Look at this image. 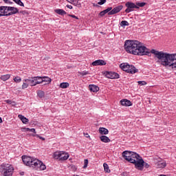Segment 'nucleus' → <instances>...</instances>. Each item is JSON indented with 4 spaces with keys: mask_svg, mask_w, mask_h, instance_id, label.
I'll return each mask as SVG.
<instances>
[{
    "mask_svg": "<svg viewBox=\"0 0 176 176\" xmlns=\"http://www.w3.org/2000/svg\"><path fill=\"white\" fill-rule=\"evenodd\" d=\"M100 141H102V142H104L105 144H107L108 142H111V139H109V138H108V136H106V135L100 136Z\"/></svg>",
    "mask_w": 176,
    "mask_h": 176,
    "instance_id": "17",
    "label": "nucleus"
},
{
    "mask_svg": "<svg viewBox=\"0 0 176 176\" xmlns=\"http://www.w3.org/2000/svg\"><path fill=\"white\" fill-rule=\"evenodd\" d=\"M42 77L41 76H34V77H29L28 78H26V80H28V83L31 87L36 86V85H41V82H39L38 80H41Z\"/></svg>",
    "mask_w": 176,
    "mask_h": 176,
    "instance_id": "6",
    "label": "nucleus"
},
{
    "mask_svg": "<svg viewBox=\"0 0 176 176\" xmlns=\"http://www.w3.org/2000/svg\"><path fill=\"white\" fill-rule=\"evenodd\" d=\"M66 7L68 8V9H72V6L71 5H67Z\"/></svg>",
    "mask_w": 176,
    "mask_h": 176,
    "instance_id": "49",
    "label": "nucleus"
},
{
    "mask_svg": "<svg viewBox=\"0 0 176 176\" xmlns=\"http://www.w3.org/2000/svg\"><path fill=\"white\" fill-rule=\"evenodd\" d=\"M135 5L138 7V8H136L137 10L140 9V8H144V6H145V5H146V3L145 2H136L135 3Z\"/></svg>",
    "mask_w": 176,
    "mask_h": 176,
    "instance_id": "26",
    "label": "nucleus"
},
{
    "mask_svg": "<svg viewBox=\"0 0 176 176\" xmlns=\"http://www.w3.org/2000/svg\"><path fill=\"white\" fill-rule=\"evenodd\" d=\"M89 89L90 91H93V93H97V91H98L100 90V87H98V86L94 85H89Z\"/></svg>",
    "mask_w": 176,
    "mask_h": 176,
    "instance_id": "16",
    "label": "nucleus"
},
{
    "mask_svg": "<svg viewBox=\"0 0 176 176\" xmlns=\"http://www.w3.org/2000/svg\"><path fill=\"white\" fill-rule=\"evenodd\" d=\"M41 80H38L37 82H41Z\"/></svg>",
    "mask_w": 176,
    "mask_h": 176,
    "instance_id": "53",
    "label": "nucleus"
},
{
    "mask_svg": "<svg viewBox=\"0 0 176 176\" xmlns=\"http://www.w3.org/2000/svg\"><path fill=\"white\" fill-rule=\"evenodd\" d=\"M125 6L126 8V9L125 10V13H131V12H134L135 9L138 8L135 3L131 1H127L125 3Z\"/></svg>",
    "mask_w": 176,
    "mask_h": 176,
    "instance_id": "7",
    "label": "nucleus"
},
{
    "mask_svg": "<svg viewBox=\"0 0 176 176\" xmlns=\"http://www.w3.org/2000/svg\"><path fill=\"white\" fill-rule=\"evenodd\" d=\"M124 49L127 53L134 56H149L152 53L163 67L176 68V53L170 54L153 49L149 50L146 47L142 45V43L134 40L125 41Z\"/></svg>",
    "mask_w": 176,
    "mask_h": 176,
    "instance_id": "1",
    "label": "nucleus"
},
{
    "mask_svg": "<svg viewBox=\"0 0 176 176\" xmlns=\"http://www.w3.org/2000/svg\"><path fill=\"white\" fill-rule=\"evenodd\" d=\"M13 80L15 83H20V82H21V78H20L19 76H16L15 78H14Z\"/></svg>",
    "mask_w": 176,
    "mask_h": 176,
    "instance_id": "32",
    "label": "nucleus"
},
{
    "mask_svg": "<svg viewBox=\"0 0 176 176\" xmlns=\"http://www.w3.org/2000/svg\"><path fill=\"white\" fill-rule=\"evenodd\" d=\"M2 118L0 117V123H2Z\"/></svg>",
    "mask_w": 176,
    "mask_h": 176,
    "instance_id": "51",
    "label": "nucleus"
},
{
    "mask_svg": "<svg viewBox=\"0 0 176 176\" xmlns=\"http://www.w3.org/2000/svg\"><path fill=\"white\" fill-rule=\"evenodd\" d=\"M5 9V6H0V17L3 16V10Z\"/></svg>",
    "mask_w": 176,
    "mask_h": 176,
    "instance_id": "34",
    "label": "nucleus"
},
{
    "mask_svg": "<svg viewBox=\"0 0 176 176\" xmlns=\"http://www.w3.org/2000/svg\"><path fill=\"white\" fill-rule=\"evenodd\" d=\"M157 168H164L167 166V162L163 160L162 158H158L155 162Z\"/></svg>",
    "mask_w": 176,
    "mask_h": 176,
    "instance_id": "9",
    "label": "nucleus"
},
{
    "mask_svg": "<svg viewBox=\"0 0 176 176\" xmlns=\"http://www.w3.org/2000/svg\"><path fill=\"white\" fill-rule=\"evenodd\" d=\"M106 76L109 79H119V78H120L119 74L113 72H107L106 73Z\"/></svg>",
    "mask_w": 176,
    "mask_h": 176,
    "instance_id": "10",
    "label": "nucleus"
},
{
    "mask_svg": "<svg viewBox=\"0 0 176 176\" xmlns=\"http://www.w3.org/2000/svg\"><path fill=\"white\" fill-rule=\"evenodd\" d=\"M99 16L102 17L103 16H105V14H104V12L103 11H102V12H100Z\"/></svg>",
    "mask_w": 176,
    "mask_h": 176,
    "instance_id": "46",
    "label": "nucleus"
},
{
    "mask_svg": "<svg viewBox=\"0 0 176 176\" xmlns=\"http://www.w3.org/2000/svg\"><path fill=\"white\" fill-rule=\"evenodd\" d=\"M37 96L39 97V98H43V97H45V92L43 91H38Z\"/></svg>",
    "mask_w": 176,
    "mask_h": 176,
    "instance_id": "30",
    "label": "nucleus"
},
{
    "mask_svg": "<svg viewBox=\"0 0 176 176\" xmlns=\"http://www.w3.org/2000/svg\"><path fill=\"white\" fill-rule=\"evenodd\" d=\"M122 157L129 163L134 164L135 162L141 157L138 153L133 151H125L122 153Z\"/></svg>",
    "mask_w": 176,
    "mask_h": 176,
    "instance_id": "3",
    "label": "nucleus"
},
{
    "mask_svg": "<svg viewBox=\"0 0 176 176\" xmlns=\"http://www.w3.org/2000/svg\"><path fill=\"white\" fill-rule=\"evenodd\" d=\"M133 164L137 170L142 171L144 170V159H142V157H140Z\"/></svg>",
    "mask_w": 176,
    "mask_h": 176,
    "instance_id": "8",
    "label": "nucleus"
},
{
    "mask_svg": "<svg viewBox=\"0 0 176 176\" xmlns=\"http://www.w3.org/2000/svg\"><path fill=\"white\" fill-rule=\"evenodd\" d=\"M99 133L102 134V135H107L108 133H109V131H108L107 129L102 127L99 129Z\"/></svg>",
    "mask_w": 176,
    "mask_h": 176,
    "instance_id": "23",
    "label": "nucleus"
},
{
    "mask_svg": "<svg viewBox=\"0 0 176 176\" xmlns=\"http://www.w3.org/2000/svg\"><path fill=\"white\" fill-rule=\"evenodd\" d=\"M120 104L122 105V107H132L133 103L131 101L127 99H122L120 100Z\"/></svg>",
    "mask_w": 176,
    "mask_h": 176,
    "instance_id": "13",
    "label": "nucleus"
},
{
    "mask_svg": "<svg viewBox=\"0 0 176 176\" xmlns=\"http://www.w3.org/2000/svg\"><path fill=\"white\" fill-rule=\"evenodd\" d=\"M139 85H142L144 86V85H146V82L145 81H138Z\"/></svg>",
    "mask_w": 176,
    "mask_h": 176,
    "instance_id": "42",
    "label": "nucleus"
},
{
    "mask_svg": "<svg viewBox=\"0 0 176 176\" xmlns=\"http://www.w3.org/2000/svg\"><path fill=\"white\" fill-rule=\"evenodd\" d=\"M0 173H1L3 176H12L14 173V168L12 164H2L0 166Z\"/></svg>",
    "mask_w": 176,
    "mask_h": 176,
    "instance_id": "4",
    "label": "nucleus"
},
{
    "mask_svg": "<svg viewBox=\"0 0 176 176\" xmlns=\"http://www.w3.org/2000/svg\"><path fill=\"white\" fill-rule=\"evenodd\" d=\"M120 67L122 71H124L125 72H127L128 74H137L138 72V70L134 65H130L129 63H121L120 65Z\"/></svg>",
    "mask_w": 176,
    "mask_h": 176,
    "instance_id": "5",
    "label": "nucleus"
},
{
    "mask_svg": "<svg viewBox=\"0 0 176 176\" xmlns=\"http://www.w3.org/2000/svg\"><path fill=\"white\" fill-rule=\"evenodd\" d=\"M6 102L7 104H9L10 105H11L12 101V100H6Z\"/></svg>",
    "mask_w": 176,
    "mask_h": 176,
    "instance_id": "43",
    "label": "nucleus"
},
{
    "mask_svg": "<svg viewBox=\"0 0 176 176\" xmlns=\"http://www.w3.org/2000/svg\"><path fill=\"white\" fill-rule=\"evenodd\" d=\"M3 2H4V3H10V4H11V3H12L10 1H9V0H3Z\"/></svg>",
    "mask_w": 176,
    "mask_h": 176,
    "instance_id": "44",
    "label": "nucleus"
},
{
    "mask_svg": "<svg viewBox=\"0 0 176 176\" xmlns=\"http://www.w3.org/2000/svg\"><path fill=\"white\" fill-rule=\"evenodd\" d=\"M144 167H145V168H149V167H151V165L144 161Z\"/></svg>",
    "mask_w": 176,
    "mask_h": 176,
    "instance_id": "40",
    "label": "nucleus"
},
{
    "mask_svg": "<svg viewBox=\"0 0 176 176\" xmlns=\"http://www.w3.org/2000/svg\"><path fill=\"white\" fill-rule=\"evenodd\" d=\"M30 131H31V133H34V134H36V131H35V129H34V128L30 129Z\"/></svg>",
    "mask_w": 176,
    "mask_h": 176,
    "instance_id": "45",
    "label": "nucleus"
},
{
    "mask_svg": "<svg viewBox=\"0 0 176 176\" xmlns=\"http://www.w3.org/2000/svg\"><path fill=\"white\" fill-rule=\"evenodd\" d=\"M122 9H123V6L120 5V6H118L116 7H115L113 10L111 9V11H110L108 14L109 16H112V14H116L117 13H119V12H120V10H122Z\"/></svg>",
    "mask_w": 176,
    "mask_h": 176,
    "instance_id": "11",
    "label": "nucleus"
},
{
    "mask_svg": "<svg viewBox=\"0 0 176 176\" xmlns=\"http://www.w3.org/2000/svg\"><path fill=\"white\" fill-rule=\"evenodd\" d=\"M120 25L121 27H126L129 26V23L127 22V21H121Z\"/></svg>",
    "mask_w": 176,
    "mask_h": 176,
    "instance_id": "33",
    "label": "nucleus"
},
{
    "mask_svg": "<svg viewBox=\"0 0 176 176\" xmlns=\"http://www.w3.org/2000/svg\"><path fill=\"white\" fill-rule=\"evenodd\" d=\"M33 137H38L40 138V140H42L43 141H45V138H43L41 136H39V135H32Z\"/></svg>",
    "mask_w": 176,
    "mask_h": 176,
    "instance_id": "41",
    "label": "nucleus"
},
{
    "mask_svg": "<svg viewBox=\"0 0 176 176\" xmlns=\"http://www.w3.org/2000/svg\"><path fill=\"white\" fill-rule=\"evenodd\" d=\"M87 164H89V160H85L83 168H87Z\"/></svg>",
    "mask_w": 176,
    "mask_h": 176,
    "instance_id": "36",
    "label": "nucleus"
},
{
    "mask_svg": "<svg viewBox=\"0 0 176 176\" xmlns=\"http://www.w3.org/2000/svg\"><path fill=\"white\" fill-rule=\"evenodd\" d=\"M60 87L61 89H67V87H69V83H68V82H61L60 84Z\"/></svg>",
    "mask_w": 176,
    "mask_h": 176,
    "instance_id": "28",
    "label": "nucleus"
},
{
    "mask_svg": "<svg viewBox=\"0 0 176 176\" xmlns=\"http://www.w3.org/2000/svg\"><path fill=\"white\" fill-rule=\"evenodd\" d=\"M55 13L59 14L60 16H65L67 14V12L63 9H56L54 10Z\"/></svg>",
    "mask_w": 176,
    "mask_h": 176,
    "instance_id": "20",
    "label": "nucleus"
},
{
    "mask_svg": "<svg viewBox=\"0 0 176 176\" xmlns=\"http://www.w3.org/2000/svg\"><path fill=\"white\" fill-rule=\"evenodd\" d=\"M92 65L94 67H97L98 65H107V63L104 62L103 60H96L92 63Z\"/></svg>",
    "mask_w": 176,
    "mask_h": 176,
    "instance_id": "14",
    "label": "nucleus"
},
{
    "mask_svg": "<svg viewBox=\"0 0 176 176\" xmlns=\"http://www.w3.org/2000/svg\"><path fill=\"white\" fill-rule=\"evenodd\" d=\"M105 2H107V0H99V1L98 2V5H104Z\"/></svg>",
    "mask_w": 176,
    "mask_h": 176,
    "instance_id": "38",
    "label": "nucleus"
},
{
    "mask_svg": "<svg viewBox=\"0 0 176 176\" xmlns=\"http://www.w3.org/2000/svg\"><path fill=\"white\" fill-rule=\"evenodd\" d=\"M80 75H82V76H85L86 75H89V72H87V71H83L81 73H80Z\"/></svg>",
    "mask_w": 176,
    "mask_h": 176,
    "instance_id": "39",
    "label": "nucleus"
},
{
    "mask_svg": "<svg viewBox=\"0 0 176 176\" xmlns=\"http://www.w3.org/2000/svg\"><path fill=\"white\" fill-rule=\"evenodd\" d=\"M11 105L12 107H16V105H17V104H16V102L12 101V102H11Z\"/></svg>",
    "mask_w": 176,
    "mask_h": 176,
    "instance_id": "47",
    "label": "nucleus"
},
{
    "mask_svg": "<svg viewBox=\"0 0 176 176\" xmlns=\"http://www.w3.org/2000/svg\"><path fill=\"white\" fill-rule=\"evenodd\" d=\"M3 16H10L9 15V6H4Z\"/></svg>",
    "mask_w": 176,
    "mask_h": 176,
    "instance_id": "27",
    "label": "nucleus"
},
{
    "mask_svg": "<svg viewBox=\"0 0 176 176\" xmlns=\"http://www.w3.org/2000/svg\"><path fill=\"white\" fill-rule=\"evenodd\" d=\"M112 10V7H109L106 10H104L103 12H104V14H107V13H109Z\"/></svg>",
    "mask_w": 176,
    "mask_h": 176,
    "instance_id": "35",
    "label": "nucleus"
},
{
    "mask_svg": "<svg viewBox=\"0 0 176 176\" xmlns=\"http://www.w3.org/2000/svg\"><path fill=\"white\" fill-rule=\"evenodd\" d=\"M67 16L69 17H72V19H76V20H79V18L74 14H68Z\"/></svg>",
    "mask_w": 176,
    "mask_h": 176,
    "instance_id": "37",
    "label": "nucleus"
},
{
    "mask_svg": "<svg viewBox=\"0 0 176 176\" xmlns=\"http://www.w3.org/2000/svg\"><path fill=\"white\" fill-rule=\"evenodd\" d=\"M69 2V3H72V5H74V6H77L78 8H80V3L78 0H66Z\"/></svg>",
    "mask_w": 176,
    "mask_h": 176,
    "instance_id": "18",
    "label": "nucleus"
},
{
    "mask_svg": "<svg viewBox=\"0 0 176 176\" xmlns=\"http://www.w3.org/2000/svg\"><path fill=\"white\" fill-rule=\"evenodd\" d=\"M21 175H24V173H22L21 174Z\"/></svg>",
    "mask_w": 176,
    "mask_h": 176,
    "instance_id": "52",
    "label": "nucleus"
},
{
    "mask_svg": "<svg viewBox=\"0 0 176 176\" xmlns=\"http://www.w3.org/2000/svg\"><path fill=\"white\" fill-rule=\"evenodd\" d=\"M1 80H3V82H6V80H8V79H10V74H5L2 75L0 77Z\"/></svg>",
    "mask_w": 176,
    "mask_h": 176,
    "instance_id": "24",
    "label": "nucleus"
},
{
    "mask_svg": "<svg viewBox=\"0 0 176 176\" xmlns=\"http://www.w3.org/2000/svg\"><path fill=\"white\" fill-rule=\"evenodd\" d=\"M41 78H40L39 82H41V83H43V82H48L49 83L52 82V78L47 77V76H41Z\"/></svg>",
    "mask_w": 176,
    "mask_h": 176,
    "instance_id": "19",
    "label": "nucleus"
},
{
    "mask_svg": "<svg viewBox=\"0 0 176 176\" xmlns=\"http://www.w3.org/2000/svg\"><path fill=\"white\" fill-rule=\"evenodd\" d=\"M18 118H19L21 120L22 123H23L24 124H27L29 122L28 119L21 114H19L18 116Z\"/></svg>",
    "mask_w": 176,
    "mask_h": 176,
    "instance_id": "22",
    "label": "nucleus"
},
{
    "mask_svg": "<svg viewBox=\"0 0 176 176\" xmlns=\"http://www.w3.org/2000/svg\"><path fill=\"white\" fill-rule=\"evenodd\" d=\"M25 129L26 131H30V130H31V129H30V128H25Z\"/></svg>",
    "mask_w": 176,
    "mask_h": 176,
    "instance_id": "50",
    "label": "nucleus"
},
{
    "mask_svg": "<svg viewBox=\"0 0 176 176\" xmlns=\"http://www.w3.org/2000/svg\"><path fill=\"white\" fill-rule=\"evenodd\" d=\"M8 15L13 16V14H17L19 13V9L16 7L8 6Z\"/></svg>",
    "mask_w": 176,
    "mask_h": 176,
    "instance_id": "12",
    "label": "nucleus"
},
{
    "mask_svg": "<svg viewBox=\"0 0 176 176\" xmlns=\"http://www.w3.org/2000/svg\"><path fill=\"white\" fill-rule=\"evenodd\" d=\"M85 137H86V138H90V135H89V133H84Z\"/></svg>",
    "mask_w": 176,
    "mask_h": 176,
    "instance_id": "48",
    "label": "nucleus"
},
{
    "mask_svg": "<svg viewBox=\"0 0 176 176\" xmlns=\"http://www.w3.org/2000/svg\"><path fill=\"white\" fill-rule=\"evenodd\" d=\"M30 86V84H28V81L27 79H24L23 80V85H22V90H25V89L28 88Z\"/></svg>",
    "mask_w": 176,
    "mask_h": 176,
    "instance_id": "25",
    "label": "nucleus"
},
{
    "mask_svg": "<svg viewBox=\"0 0 176 176\" xmlns=\"http://www.w3.org/2000/svg\"><path fill=\"white\" fill-rule=\"evenodd\" d=\"M54 159L58 160L60 159L61 156H64V151H56L55 153H54Z\"/></svg>",
    "mask_w": 176,
    "mask_h": 176,
    "instance_id": "15",
    "label": "nucleus"
},
{
    "mask_svg": "<svg viewBox=\"0 0 176 176\" xmlns=\"http://www.w3.org/2000/svg\"><path fill=\"white\" fill-rule=\"evenodd\" d=\"M103 167L106 173H111V170L109 169V166H108V164L104 163Z\"/></svg>",
    "mask_w": 176,
    "mask_h": 176,
    "instance_id": "29",
    "label": "nucleus"
},
{
    "mask_svg": "<svg viewBox=\"0 0 176 176\" xmlns=\"http://www.w3.org/2000/svg\"><path fill=\"white\" fill-rule=\"evenodd\" d=\"M22 161L25 166H28L32 168H36L38 171H44L46 169V165L42 161L35 157L23 155Z\"/></svg>",
    "mask_w": 176,
    "mask_h": 176,
    "instance_id": "2",
    "label": "nucleus"
},
{
    "mask_svg": "<svg viewBox=\"0 0 176 176\" xmlns=\"http://www.w3.org/2000/svg\"><path fill=\"white\" fill-rule=\"evenodd\" d=\"M16 5H19V6H24V3L21 1V0H13Z\"/></svg>",
    "mask_w": 176,
    "mask_h": 176,
    "instance_id": "31",
    "label": "nucleus"
},
{
    "mask_svg": "<svg viewBox=\"0 0 176 176\" xmlns=\"http://www.w3.org/2000/svg\"><path fill=\"white\" fill-rule=\"evenodd\" d=\"M69 157V154L64 151L63 155L60 156V161L64 162L65 160H68Z\"/></svg>",
    "mask_w": 176,
    "mask_h": 176,
    "instance_id": "21",
    "label": "nucleus"
}]
</instances>
